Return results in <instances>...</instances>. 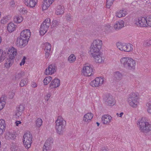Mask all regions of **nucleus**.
Wrapping results in <instances>:
<instances>
[{"instance_id":"10","label":"nucleus","mask_w":151,"mask_h":151,"mask_svg":"<svg viewBox=\"0 0 151 151\" xmlns=\"http://www.w3.org/2000/svg\"><path fill=\"white\" fill-rule=\"evenodd\" d=\"M105 82L104 78L102 77H96L90 83V85L93 87H97L103 85Z\"/></svg>"},{"instance_id":"31","label":"nucleus","mask_w":151,"mask_h":151,"mask_svg":"<svg viewBox=\"0 0 151 151\" xmlns=\"http://www.w3.org/2000/svg\"><path fill=\"white\" fill-rule=\"evenodd\" d=\"M76 60V57L74 55L72 54L70 55L68 58V61L70 63H74Z\"/></svg>"},{"instance_id":"14","label":"nucleus","mask_w":151,"mask_h":151,"mask_svg":"<svg viewBox=\"0 0 151 151\" xmlns=\"http://www.w3.org/2000/svg\"><path fill=\"white\" fill-rule=\"evenodd\" d=\"M28 42V41L26 39H23L20 36L17 38L16 42V44L17 47L22 48L25 46Z\"/></svg>"},{"instance_id":"37","label":"nucleus","mask_w":151,"mask_h":151,"mask_svg":"<svg viewBox=\"0 0 151 151\" xmlns=\"http://www.w3.org/2000/svg\"><path fill=\"white\" fill-rule=\"evenodd\" d=\"M36 126L40 127L42 124V119L40 118H38L35 122Z\"/></svg>"},{"instance_id":"38","label":"nucleus","mask_w":151,"mask_h":151,"mask_svg":"<svg viewBox=\"0 0 151 151\" xmlns=\"http://www.w3.org/2000/svg\"><path fill=\"white\" fill-rule=\"evenodd\" d=\"M27 79L25 78L22 79L20 83V86L21 87H23L27 84Z\"/></svg>"},{"instance_id":"25","label":"nucleus","mask_w":151,"mask_h":151,"mask_svg":"<svg viewBox=\"0 0 151 151\" xmlns=\"http://www.w3.org/2000/svg\"><path fill=\"white\" fill-rule=\"evenodd\" d=\"M122 75L119 71H116L114 73L113 79L114 80L116 81H119L122 78Z\"/></svg>"},{"instance_id":"53","label":"nucleus","mask_w":151,"mask_h":151,"mask_svg":"<svg viewBox=\"0 0 151 151\" xmlns=\"http://www.w3.org/2000/svg\"><path fill=\"white\" fill-rule=\"evenodd\" d=\"M151 40L147 41L146 42V45L147 46H149L151 45Z\"/></svg>"},{"instance_id":"22","label":"nucleus","mask_w":151,"mask_h":151,"mask_svg":"<svg viewBox=\"0 0 151 151\" xmlns=\"http://www.w3.org/2000/svg\"><path fill=\"white\" fill-rule=\"evenodd\" d=\"M37 3V0H24L25 4L30 7H35Z\"/></svg>"},{"instance_id":"48","label":"nucleus","mask_w":151,"mask_h":151,"mask_svg":"<svg viewBox=\"0 0 151 151\" xmlns=\"http://www.w3.org/2000/svg\"><path fill=\"white\" fill-rule=\"evenodd\" d=\"M5 128L0 127V135L2 134L4 132Z\"/></svg>"},{"instance_id":"55","label":"nucleus","mask_w":151,"mask_h":151,"mask_svg":"<svg viewBox=\"0 0 151 151\" xmlns=\"http://www.w3.org/2000/svg\"><path fill=\"white\" fill-rule=\"evenodd\" d=\"M52 79V78L50 76H48V82L51 81Z\"/></svg>"},{"instance_id":"44","label":"nucleus","mask_w":151,"mask_h":151,"mask_svg":"<svg viewBox=\"0 0 151 151\" xmlns=\"http://www.w3.org/2000/svg\"><path fill=\"white\" fill-rule=\"evenodd\" d=\"M26 59V58L24 56L22 60V61L20 63V66H22V65H24L25 62V60Z\"/></svg>"},{"instance_id":"32","label":"nucleus","mask_w":151,"mask_h":151,"mask_svg":"<svg viewBox=\"0 0 151 151\" xmlns=\"http://www.w3.org/2000/svg\"><path fill=\"white\" fill-rule=\"evenodd\" d=\"M47 0H43L42 4V11L46 10L47 9Z\"/></svg>"},{"instance_id":"46","label":"nucleus","mask_w":151,"mask_h":151,"mask_svg":"<svg viewBox=\"0 0 151 151\" xmlns=\"http://www.w3.org/2000/svg\"><path fill=\"white\" fill-rule=\"evenodd\" d=\"M47 144L46 142L45 143L43 148V151H47Z\"/></svg>"},{"instance_id":"39","label":"nucleus","mask_w":151,"mask_h":151,"mask_svg":"<svg viewBox=\"0 0 151 151\" xmlns=\"http://www.w3.org/2000/svg\"><path fill=\"white\" fill-rule=\"evenodd\" d=\"M54 139L52 137H50L48 139V146H50L53 145Z\"/></svg>"},{"instance_id":"24","label":"nucleus","mask_w":151,"mask_h":151,"mask_svg":"<svg viewBox=\"0 0 151 151\" xmlns=\"http://www.w3.org/2000/svg\"><path fill=\"white\" fill-rule=\"evenodd\" d=\"M127 14V12L125 9H122L116 12V16L120 18L124 17Z\"/></svg>"},{"instance_id":"13","label":"nucleus","mask_w":151,"mask_h":151,"mask_svg":"<svg viewBox=\"0 0 151 151\" xmlns=\"http://www.w3.org/2000/svg\"><path fill=\"white\" fill-rule=\"evenodd\" d=\"M91 55L94 58V61L96 63H102L104 62L105 58L101 52Z\"/></svg>"},{"instance_id":"29","label":"nucleus","mask_w":151,"mask_h":151,"mask_svg":"<svg viewBox=\"0 0 151 151\" xmlns=\"http://www.w3.org/2000/svg\"><path fill=\"white\" fill-rule=\"evenodd\" d=\"M16 137V134L14 132H9L7 134L6 137L9 139L14 140Z\"/></svg>"},{"instance_id":"33","label":"nucleus","mask_w":151,"mask_h":151,"mask_svg":"<svg viewBox=\"0 0 151 151\" xmlns=\"http://www.w3.org/2000/svg\"><path fill=\"white\" fill-rule=\"evenodd\" d=\"M146 106L147 109V111L148 112L151 114V99H149L147 102Z\"/></svg>"},{"instance_id":"60","label":"nucleus","mask_w":151,"mask_h":151,"mask_svg":"<svg viewBox=\"0 0 151 151\" xmlns=\"http://www.w3.org/2000/svg\"><path fill=\"white\" fill-rule=\"evenodd\" d=\"M47 68L46 69L45 71V75H47Z\"/></svg>"},{"instance_id":"40","label":"nucleus","mask_w":151,"mask_h":151,"mask_svg":"<svg viewBox=\"0 0 151 151\" xmlns=\"http://www.w3.org/2000/svg\"><path fill=\"white\" fill-rule=\"evenodd\" d=\"M51 46L50 44L48 43V57L50 55L52 52V50H51Z\"/></svg>"},{"instance_id":"58","label":"nucleus","mask_w":151,"mask_h":151,"mask_svg":"<svg viewBox=\"0 0 151 151\" xmlns=\"http://www.w3.org/2000/svg\"><path fill=\"white\" fill-rule=\"evenodd\" d=\"M123 114H124V113L123 112H121L120 114H119V116L120 117H122Z\"/></svg>"},{"instance_id":"2","label":"nucleus","mask_w":151,"mask_h":151,"mask_svg":"<svg viewBox=\"0 0 151 151\" xmlns=\"http://www.w3.org/2000/svg\"><path fill=\"white\" fill-rule=\"evenodd\" d=\"M55 128L56 132L60 135L63 134L66 125V122L61 116H58L55 121Z\"/></svg>"},{"instance_id":"11","label":"nucleus","mask_w":151,"mask_h":151,"mask_svg":"<svg viewBox=\"0 0 151 151\" xmlns=\"http://www.w3.org/2000/svg\"><path fill=\"white\" fill-rule=\"evenodd\" d=\"M116 46L117 48L122 51L129 52L132 49V45L129 44H127L118 42L116 44Z\"/></svg>"},{"instance_id":"17","label":"nucleus","mask_w":151,"mask_h":151,"mask_svg":"<svg viewBox=\"0 0 151 151\" xmlns=\"http://www.w3.org/2000/svg\"><path fill=\"white\" fill-rule=\"evenodd\" d=\"M30 35V31L29 29H26L21 32L20 36L23 39H26L28 41Z\"/></svg>"},{"instance_id":"3","label":"nucleus","mask_w":151,"mask_h":151,"mask_svg":"<svg viewBox=\"0 0 151 151\" xmlns=\"http://www.w3.org/2000/svg\"><path fill=\"white\" fill-rule=\"evenodd\" d=\"M17 50L13 47L9 48L8 50L9 57L6 60L4 64L5 67L7 68L10 67L12 65L14 62V60L17 55Z\"/></svg>"},{"instance_id":"16","label":"nucleus","mask_w":151,"mask_h":151,"mask_svg":"<svg viewBox=\"0 0 151 151\" xmlns=\"http://www.w3.org/2000/svg\"><path fill=\"white\" fill-rule=\"evenodd\" d=\"M60 81L57 78H55L52 80L49 85V89H52L53 88L58 87L60 85Z\"/></svg>"},{"instance_id":"52","label":"nucleus","mask_w":151,"mask_h":151,"mask_svg":"<svg viewBox=\"0 0 151 151\" xmlns=\"http://www.w3.org/2000/svg\"><path fill=\"white\" fill-rule=\"evenodd\" d=\"M37 84L34 82H32V87L33 88H35L37 87Z\"/></svg>"},{"instance_id":"19","label":"nucleus","mask_w":151,"mask_h":151,"mask_svg":"<svg viewBox=\"0 0 151 151\" xmlns=\"http://www.w3.org/2000/svg\"><path fill=\"white\" fill-rule=\"evenodd\" d=\"M47 21L45 19L41 25L39 32L40 35H43L47 31Z\"/></svg>"},{"instance_id":"23","label":"nucleus","mask_w":151,"mask_h":151,"mask_svg":"<svg viewBox=\"0 0 151 151\" xmlns=\"http://www.w3.org/2000/svg\"><path fill=\"white\" fill-rule=\"evenodd\" d=\"M64 7L61 5H58L56 9L55 14L57 15H62L64 13Z\"/></svg>"},{"instance_id":"64","label":"nucleus","mask_w":151,"mask_h":151,"mask_svg":"<svg viewBox=\"0 0 151 151\" xmlns=\"http://www.w3.org/2000/svg\"><path fill=\"white\" fill-rule=\"evenodd\" d=\"M116 115L117 116H119V114L118 113H117L116 114Z\"/></svg>"},{"instance_id":"8","label":"nucleus","mask_w":151,"mask_h":151,"mask_svg":"<svg viewBox=\"0 0 151 151\" xmlns=\"http://www.w3.org/2000/svg\"><path fill=\"white\" fill-rule=\"evenodd\" d=\"M32 134L29 132L25 133L23 136V142L25 147L27 148H29L32 143Z\"/></svg>"},{"instance_id":"42","label":"nucleus","mask_w":151,"mask_h":151,"mask_svg":"<svg viewBox=\"0 0 151 151\" xmlns=\"http://www.w3.org/2000/svg\"><path fill=\"white\" fill-rule=\"evenodd\" d=\"M5 104L4 101L1 100V99H0V110L2 109L4 107Z\"/></svg>"},{"instance_id":"36","label":"nucleus","mask_w":151,"mask_h":151,"mask_svg":"<svg viewBox=\"0 0 151 151\" xmlns=\"http://www.w3.org/2000/svg\"><path fill=\"white\" fill-rule=\"evenodd\" d=\"M10 19V17L8 16H5L3 17L1 20V23L2 24H5Z\"/></svg>"},{"instance_id":"43","label":"nucleus","mask_w":151,"mask_h":151,"mask_svg":"<svg viewBox=\"0 0 151 151\" xmlns=\"http://www.w3.org/2000/svg\"><path fill=\"white\" fill-rule=\"evenodd\" d=\"M147 27H151V16L147 17Z\"/></svg>"},{"instance_id":"59","label":"nucleus","mask_w":151,"mask_h":151,"mask_svg":"<svg viewBox=\"0 0 151 151\" xmlns=\"http://www.w3.org/2000/svg\"><path fill=\"white\" fill-rule=\"evenodd\" d=\"M11 94H12V97H10V98H12L13 97V96H14V93H11Z\"/></svg>"},{"instance_id":"47","label":"nucleus","mask_w":151,"mask_h":151,"mask_svg":"<svg viewBox=\"0 0 151 151\" xmlns=\"http://www.w3.org/2000/svg\"><path fill=\"white\" fill-rule=\"evenodd\" d=\"M108 148L106 146L103 147L100 150V151H108Z\"/></svg>"},{"instance_id":"4","label":"nucleus","mask_w":151,"mask_h":151,"mask_svg":"<svg viewBox=\"0 0 151 151\" xmlns=\"http://www.w3.org/2000/svg\"><path fill=\"white\" fill-rule=\"evenodd\" d=\"M140 131L143 133H147L151 131V124L146 121L145 118H142L138 121Z\"/></svg>"},{"instance_id":"49","label":"nucleus","mask_w":151,"mask_h":151,"mask_svg":"<svg viewBox=\"0 0 151 151\" xmlns=\"http://www.w3.org/2000/svg\"><path fill=\"white\" fill-rule=\"evenodd\" d=\"M10 4L11 6L12 7H14L15 5V2L13 0H11L10 2Z\"/></svg>"},{"instance_id":"51","label":"nucleus","mask_w":151,"mask_h":151,"mask_svg":"<svg viewBox=\"0 0 151 151\" xmlns=\"http://www.w3.org/2000/svg\"><path fill=\"white\" fill-rule=\"evenodd\" d=\"M47 77H46L45 78L43 82L44 83V84L45 85H47Z\"/></svg>"},{"instance_id":"62","label":"nucleus","mask_w":151,"mask_h":151,"mask_svg":"<svg viewBox=\"0 0 151 151\" xmlns=\"http://www.w3.org/2000/svg\"><path fill=\"white\" fill-rule=\"evenodd\" d=\"M96 124H97V125L98 126H99V123L98 122H96Z\"/></svg>"},{"instance_id":"54","label":"nucleus","mask_w":151,"mask_h":151,"mask_svg":"<svg viewBox=\"0 0 151 151\" xmlns=\"http://www.w3.org/2000/svg\"><path fill=\"white\" fill-rule=\"evenodd\" d=\"M21 123V122L20 121H17L15 122L16 125V126H18L19 125V124H20Z\"/></svg>"},{"instance_id":"20","label":"nucleus","mask_w":151,"mask_h":151,"mask_svg":"<svg viewBox=\"0 0 151 151\" xmlns=\"http://www.w3.org/2000/svg\"><path fill=\"white\" fill-rule=\"evenodd\" d=\"M101 119L103 124L109 125L112 121V117L109 115H105L102 116Z\"/></svg>"},{"instance_id":"12","label":"nucleus","mask_w":151,"mask_h":151,"mask_svg":"<svg viewBox=\"0 0 151 151\" xmlns=\"http://www.w3.org/2000/svg\"><path fill=\"white\" fill-rule=\"evenodd\" d=\"M106 105L109 106H113L115 104V101L113 96L110 95H105L103 99Z\"/></svg>"},{"instance_id":"18","label":"nucleus","mask_w":151,"mask_h":151,"mask_svg":"<svg viewBox=\"0 0 151 151\" xmlns=\"http://www.w3.org/2000/svg\"><path fill=\"white\" fill-rule=\"evenodd\" d=\"M124 22L122 20H120L116 22L114 24V29L116 30H118L124 26Z\"/></svg>"},{"instance_id":"1","label":"nucleus","mask_w":151,"mask_h":151,"mask_svg":"<svg viewBox=\"0 0 151 151\" xmlns=\"http://www.w3.org/2000/svg\"><path fill=\"white\" fill-rule=\"evenodd\" d=\"M122 65L126 69L129 70L135 69L136 65V61L135 60L129 57L122 58L120 60Z\"/></svg>"},{"instance_id":"7","label":"nucleus","mask_w":151,"mask_h":151,"mask_svg":"<svg viewBox=\"0 0 151 151\" xmlns=\"http://www.w3.org/2000/svg\"><path fill=\"white\" fill-rule=\"evenodd\" d=\"M82 75L86 77H89L93 75V69L92 66L88 63L83 64L81 71Z\"/></svg>"},{"instance_id":"57","label":"nucleus","mask_w":151,"mask_h":151,"mask_svg":"<svg viewBox=\"0 0 151 151\" xmlns=\"http://www.w3.org/2000/svg\"><path fill=\"white\" fill-rule=\"evenodd\" d=\"M105 28L106 29H107V28H108L109 29H110L111 28V27L109 25L105 27Z\"/></svg>"},{"instance_id":"5","label":"nucleus","mask_w":151,"mask_h":151,"mask_svg":"<svg viewBox=\"0 0 151 151\" xmlns=\"http://www.w3.org/2000/svg\"><path fill=\"white\" fill-rule=\"evenodd\" d=\"M139 96L138 94L136 93H132L129 94L127 99V101L129 105L133 108H136L139 105Z\"/></svg>"},{"instance_id":"50","label":"nucleus","mask_w":151,"mask_h":151,"mask_svg":"<svg viewBox=\"0 0 151 151\" xmlns=\"http://www.w3.org/2000/svg\"><path fill=\"white\" fill-rule=\"evenodd\" d=\"M66 20L69 21H70L71 20V16L70 15H67L66 17Z\"/></svg>"},{"instance_id":"9","label":"nucleus","mask_w":151,"mask_h":151,"mask_svg":"<svg viewBox=\"0 0 151 151\" xmlns=\"http://www.w3.org/2000/svg\"><path fill=\"white\" fill-rule=\"evenodd\" d=\"M134 23L138 27H147V17H139L134 19Z\"/></svg>"},{"instance_id":"56","label":"nucleus","mask_w":151,"mask_h":151,"mask_svg":"<svg viewBox=\"0 0 151 151\" xmlns=\"http://www.w3.org/2000/svg\"><path fill=\"white\" fill-rule=\"evenodd\" d=\"M54 1V0H48V2L50 4H51Z\"/></svg>"},{"instance_id":"21","label":"nucleus","mask_w":151,"mask_h":151,"mask_svg":"<svg viewBox=\"0 0 151 151\" xmlns=\"http://www.w3.org/2000/svg\"><path fill=\"white\" fill-rule=\"evenodd\" d=\"M57 68L54 64L50 65L48 67V74L52 75L56 71Z\"/></svg>"},{"instance_id":"28","label":"nucleus","mask_w":151,"mask_h":151,"mask_svg":"<svg viewBox=\"0 0 151 151\" xmlns=\"http://www.w3.org/2000/svg\"><path fill=\"white\" fill-rule=\"evenodd\" d=\"M7 29L9 32H12L15 30V26L13 23L11 22L8 24Z\"/></svg>"},{"instance_id":"15","label":"nucleus","mask_w":151,"mask_h":151,"mask_svg":"<svg viewBox=\"0 0 151 151\" xmlns=\"http://www.w3.org/2000/svg\"><path fill=\"white\" fill-rule=\"evenodd\" d=\"M93 116L91 113H88L85 114L83 117V121L85 124H88L91 122Z\"/></svg>"},{"instance_id":"6","label":"nucleus","mask_w":151,"mask_h":151,"mask_svg":"<svg viewBox=\"0 0 151 151\" xmlns=\"http://www.w3.org/2000/svg\"><path fill=\"white\" fill-rule=\"evenodd\" d=\"M102 45V41L101 40L98 39L94 40L91 46L90 51L91 55L100 52Z\"/></svg>"},{"instance_id":"63","label":"nucleus","mask_w":151,"mask_h":151,"mask_svg":"<svg viewBox=\"0 0 151 151\" xmlns=\"http://www.w3.org/2000/svg\"><path fill=\"white\" fill-rule=\"evenodd\" d=\"M1 41H2V39L1 38V37H0V44L1 42Z\"/></svg>"},{"instance_id":"61","label":"nucleus","mask_w":151,"mask_h":151,"mask_svg":"<svg viewBox=\"0 0 151 151\" xmlns=\"http://www.w3.org/2000/svg\"><path fill=\"white\" fill-rule=\"evenodd\" d=\"M51 96V95L50 94H48V96H47V97H48V98L49 97V98H50V97Z\"/></svg>"},{"instance_id":"30","label":"nucleus","mask_w":151,"mask_h":151,"mask_svg":"<svg viewBox=\"0 0 151 151\" xmlns=\"http://www.w3.org/2000/svg\"><path fill=\"white\" fill-rule=\"evenodd\" d=\"M25 74V73L23 71H20L19 72L17 73L15 75V80H18L22 76Z\"/></svg>"},{"instance_id":"26","label":"nucleus","mask_w":151,"mask_h":151,"mask_svg":"<svg viewBox=\"0 0 151 151\" xmlns=\"http://www.w3.org/2000/svg\"><path fill=\"white\" fill-rule=\"evenodd\" d=\"M24 108L23 106L20 105L17 108V109L16 111L15 115L19 117L21 116L22 114V112L24 110Z\"/></svg>"},{"instance_id":"34","label":"nucleus","mask_w":151,"mask_h":151,"mask_svg":"<svg viewBox=\"0 0 151 151\" xmlns=\"http://www.w3.org/2000/svg\"><path fill=\"white\" fill-rule=\"evenodd\" d=\"M14 20L16 23H20L22 21L23 18L22 16H17L14 17Z\"/></svg>"},{"instance_id":"27","label":"nucleus","mask_w":151,"mask_h":151,"mask_svg":"<svg viewBox=\"0 0 151 151\" xmlns=\"http://www.w3.org/2000/svg\"><path fill=\"white\" fill-rule=\"evenodd\" d=\"M60 22L59 21L56 20H53L52 22L50 23L51 28L53 29L58 27L60 25Z\"/></svg>"},{"instance_id":"41","label":"nucleus","mask_w":151,"mask_h":151,"mask_svg":"<svg viewBox=\"0 0 151 151\" xmlns=\"http://www.w3.org/2000/svg\"><path fill=\"white\" fill-rule=\"evenodd\" d=\"M6 124L5 120L3 119L0 120V127L6 128Z\"/></svg>"},{"instance_id":"45","label":"nucleus","mask_w":151,"mask_h":151,"mask_svg":"<svg viewBox=\"0 0 151 151\" xmlns=\"http://www.w3.org/2000/svg\"><path fill=\"white\" fill-rule=\"evenodd\" d=\"M19 11L22 14L26 13L27 12V10L25 9L24 8H21Z\"/></svg>"},{"instance_id":"35","label":"nucleus","mask_w":151,"mask_h":151,"mask_svg":"<svg viewBox=\"0 0 151 151\" xmlns=\"http://www.w3.org/2000/svg\"><path fill=\"white\" fill-rule=\"evenodd\" d=\"M5 54L3 51L0 50V63L2 62L5 59Z\"/></svg>"}]
</instances>
